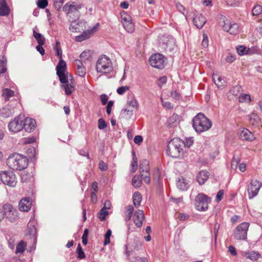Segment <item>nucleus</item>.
<instances>
[{
    "mask_svg": "<svg viewBox=\"0 0 262 262\" xmlns=\"http://www.w3.org/2000/svg\"><path fill=\"white\" fill-rule=\"evenodd\" d=\"M27 152L29 158H34L36 155V149L34 146H31L27 149Z\"/></svg>",
    "mask_w": 262,
    "mask_h": 262,
    "instance_id": "obj_45",
    "label": "nucleus"
},
{
    "mask_svg": "<svg viewBox=\"0 0 262 262\" xmlns=\"http://www.w3.org/2000/svg\"><path fill=\"white\" fill-rule=\"evenodd\" d=\"M32 203L29 198H25L21 199L19 203V209L21 211L27 212L31 207Z\"/></svg>",
    "mask_w": 262,
    "mask_h": 262,
    "instance_id": "obj_19",
    "label": "nucleus"
},
{
    "mask_svg": "<svg viewBox=\"0 0 262 262\" xmlns=\"http://www.w3.org/2000/svg\"><path fill=\"white\" fill-rule=\"evenodd\" d=\"M211 126V121L203 113H199L192 119V126L198 133L208 130Z\"/></svg>",
    "mask_w": 262,
    "mask_h": 262,
    "instance_id": "obj_2",
    "label": "nucleus"
},
{
    "mask_svg": "<svg viewBox=\"0 0 262 262\" xmlns=\"http://www.w3.org/2000/svg\"><path fill=\"white\" fill-rule=\"evenodd\" d=\"M132 169L131 172H134L136 171L138 167V160H136V159H133L131 164Z\"/></svg>",
    "mask_w": 262,
    "mask_h": 262,
    "instance_id": "obj_54",
    "label": "nucleus"
},
{
    "mask_svg": "<svg viewBox=\"0 0 262 262\" xmlns=\"http://www.w3.org/2000/svg\"><path fill=\"white\" fill-rule=\"evenodd\" d=\"M206 22V19L202 14H199L193 18V23L199 29H201Z\"/></svg>",
    "mask_w": 262,
    "mask_h": 262,
    "instance_id": "obj_20",
    "label": "nucleus"
},
{
    "mask_svg": "<svg viewBox=\"0 0 262 262\" xmlns=\"http://www.w3.org/2000/svg\"><path fill=\"white\" fill-rule=\"evenodd\" d=\"M142 201V196L139 192H135L133 194V201L134 206L138 207L140 205Z\"/></svg>",
    "mask_w": 262,
    "mask_h": 262,
    "instance_id": "obj_25",
    "label": "nucleus"
},
{
    "mask_svg": "<svg viewBox=\"0 0 262 262\" xmlns=\"http://www.w3.org/2000/svg\"><path fill=\"white\" fill-rule=\"evenodd\" d=\"M37 6L41 9L45 8L48 5L47 0H37Z\"/></svg>",
    "mask_w": 262,
    "mask_h": 262,
    "instance_id": "obj_48",
    "label": "nucleus"
},
{
    "mask_svg": "<svg viewBox=\"0 0 262 262\" xmlns=\"http://www.w3.org/2000/svg\"><path fill=\"white\" fill-rule=\"evenodd\" d=\"M213 80L214 83L219 89H222L224 86V83L225 80L221 77L217 76V75H213Z\"/></svg>",
    "mask_w": 262,
    "mask_h": 262,
    "instance_id": "obj_26",
    "label": "nucleus"
},
{
    "mask_svg": "<svg viewBox=\"0 0 262 262\" xmlns=\"http://www.w3.org/2000/svg\"><path fill=\"white\" fill-rule=\"evenodd\" d=\"M99 26V23H97L92 28L83 32L81 34L85 39H89L98 30Z\"/></svg>",
    "mask_w": 262,
    "mask_h": 262,
    "instance_id": "obj_22",
    "label": "nucleus"
},
{
    "mask_svg": "<svg viewBox=\"0 0 262 262\" xmlns=\"http://www.w3.org/2000/svg\"><path fill=\"white\" fill-rule=\"evenodd\" d=\"M112 234V231L110 229H108L104 235V244L105 245L109 244L110 243V236Z\"/></svg>",
    "mask_w": 262,
    "mask_h": 262,
    "instance_id": "obj_47",
    "label": "nucleus"
},
{
    "mask_svg": "<svg viewBox=\"0 0 262 262\" xmlns=\"http://www.w3.org/2000/svg\"><path fill=\"white\" fill-rule=\"evenodd\" d=\"M33 36L37 40L38 44L43 45L45 43V38L40 33L36 32L35 29L33 30Z\"/></svg>",
    "mask_w": 262,
    "mask_h": 262,
    "instance_id": "obj_27",
    "label": "nucleus"
},
{
    "mask_svg": "<svg viewBox=\"0 0 262 262\" xmlns=\"http://www.w3.org/2000/svg\"><path fill=\"white\" fill-rule=\"evenodd\" d=\"M240 162V159L238 157L234 156L231 162V167L232 169L236 170L237 168V165Z\"/></svg>",
    "mask_w": 262,
    "mask_h": 262,
    "instance_id": "obj_39",
    "label": "nucleus"
},
{
    "mask_svg": "<svg viewBox=\"0 0 262 262\" xmlns=\"http://www.w3.org/2000/svg\"><path fill=\"white\" fill-rule=\"evenodd\" d=\"M262 186V184L257 181H252L248 187V192L249 193V198L250 199L255 196Z\"/></svg>",
    "mask_w": 262,
    "mask_h": 262,
    "instance_id": "obj_14",
    "label": "nucleus"
},
{
    "mask_svg": "<svg viewBox=\"0 0 262 262\" xmlns=\"http://www.w3.org/2000/svg\"><path fill=\"white\" fill-rule=\"evenodd\" d=\"M53 49L55 52V55L59 57V59H62V50L60 46V42L58 41H56L55 45L54 46Z\"/></svg>",
    "mask_w": 262,
    "mask_h": 262,
    "instance_id": "obj_29",
    "label": "nucleus"
},
{
    "mask_svg": "<svg viewBox=\"0 0 262 262\" xmlns=\"http://www.w3.org/2000/svg\"><path fill=\"white\" fill-rule=\"evenodd\" d=\"M77 73L79 76L84 77L86 74V69L84 66L77 69Z\"/></svg>",
    "mask_w": 262,
    "mask_h": 262,
    "instance_id": "obj_51",
    "label": "nucleus"
},
{
    "mask_svg": "<svg viewBox=\"0 0 262 262\" xmlns=\"http://www.w3.org/2000/svg\"><path fill=\"white\" fill-rule=\"evenodd\" d=\"M139 170L141 177L143 180L144 182L149 184L150 182V173H149V163L147 160H143L139 165Z\"/></svg>",
    "mask_w": 262,
    "mask_h": 262,
    "instance_id": "obj_10",
    "label": "nucleus"
},
{
    "mask_svg": "<svg viewBox=\"0 0 262 262\" xmlns=\"http://www.w3.org/2000/svg\"><path fill=\"white\" fill-rule=\"evenodd\" d=\"M77 252L78 253V258L79 259H83L85 258V254L82 249V247L80 244H78L77 248Z\"/></svg>",
    "mask_w": 262,
    "mask_h": 262,
    "instance_id": "obj_44",
    "label": "nucleus"
},
{
    "mask_svg": "<svg viewBox=\"0 0 262 262\" xmlns=\"http://www.w3.org/2000/svg\"><path fill=\"white\" fill-rule=\"evenodd\" d=\"M108 214V212L104 208H102L99 212V218L101 221H103L105 220V216Z\"/></svg>",
    "mask_w": 262,
    "mask_h": 262,
    "instance_id": "obj_46",
    "label": "nucleus"
},
{
    "mask_svg": "<svg viewBox=\"0 0 262 262\" xmlns=\"http://www.w3.org/2000/svg\"><path fill=\"white\" fill-rule=\"evenodd\" d=\"M114 104V101L110 100L108 102L107 105L106 106V113L108 115H110L111 110H112V107Z\"/></svg>",
    "mask_w": 262,
    "mask_h": 262,
    "instance_id": "obj_63",
    "label": "nucleus"
},
{
    "mask_svg": "<svg viewBox=\"0 0 262 262\" xmlns=\"http://www.w3.org/2000/svg\"><path fill=\"white\" fill-rule=\"evenodd\" d=\"M245 256L252 260H256L260 256V254L258 252L252 251L245 253Z\"/></svg>",
    "mask_w": 262,
    "mask_h": 262,
    "instance_id": "obj_28",
    "label": "nucleus"
},
{
    "mask_svg": "<svg viewBox=\"0 0 262 262\" xmlns=\"http://www.w3.org/2000/svg\"><path fill=\"white\" fill-rule=\"evenodd\" d=\"M7 165L14 170H22L28 166V159L25 156L19 154L10 156L7 160Z\"/></svg>",
    "mask_w": 262,
    "mask_h": 262,
    "instance_id": "obj_1",
    "label": "nucleus"
},
{
    "mask_svg": "<svg viewBox=\"0 0 262 262\" xmlns=\"http://www.w3.org/2000/svg\"><path fill=\"white\" fill-rule=\"evenodd\" d=\"M66 67V62L62 59H59V62L56 67V74L65 72Z\"/></svg>",
    "mask_w": 262,
    "mask_h": 262,
    "instance_id": "obj_24",
    "label": "nucleus"
},
{
    "mask_svg": "<svg viewBox=\"0 0 262 262\" xmlns=\"http://www.w3.org/2000/svg\"><path fill=\"white\" fill-rule=\"evenodd\" d=\"M202 45L204 48H207L208 46V38L205 34L203 35V39L202 41Z\"/></svg>",
    "mask_w": 262,
    "mask_h": 262,
    "instance_id": "obj_58",
    "label": "nucleus"
},
{
    "mask_svg": "<svg viewBox=\"0 0 262 262\" xmlns=\"http://www.w3.org/2000/svg\"><path fill=\"white\" fill-rule=\"evenodd\" d=\"M239 137L243 140L248 141H252L255 139L253 134L247 128H244L239 132Z\"/></svg>",
    "mask_w": 262,
    "mask_h": 262,
    "instance_id": "obj_18",
    "label": "nucleus"
},
{
    "mask_svg": "<svg viewBox=\"0 0 262 262\" xmlns=\"http://www.w3.org/2000/svg\"><path fill=\"white\" fill-rule=\"evenodd\" d=\"M23 118L20 116H17L8 124V128L10 132L17 133L23 128Z\"/></svg>",
    "mask_w": 262,
    "mask_h": 262,
    "instance_id": "obj_13",
    "label": "nucleus"
},
{
    "mask_svg": "<svg viewBox=\"0 0 262 262\" xmlns=\"http://www.w3.org/2000/svg\"><path fill=\"white\" fill-rule=\"evenodd\" d=\"M96 68L98 72L103 73H110L113 69L112 62L106 55H101L97 61Z\"/></svg>",
    "mask_w": 262,
    "mask_h": 262,
    "instance_id": "obj_5",
    "label": "nucleus"
},
{
    "mask_svg": "<svg viewBox=\"0 0 262 262\" xmlns=\"http://www.w3.org/2000/svg\"><path fill=\"white\" fill-rule=\"evenodd\" d=\"M209 172L206 170L200 171L197 176L196 179L200 185H203L208 180L209 178Z\"/></svg>",
    "mask_w": 262,
    "mask_h": 262,
    "instance_id": "obj_21",
    "label": "nucleus"
},
{
    "mask_svg": "<svg viewBox=\"0 0 262 262\" xmlns=\"http://www.w3.org/2000/svg\"><path fill=\"white\" fill-rule=\"evenodd\" d=\"M184 146H187L188 147H189L190 146H191L193 143V140L192 139V138H187V139H186L185 141L184 142Z\"/></svg>",
    "mask_w": 262,
    "mask_h": 262,
    "instance_id": "obj_56",
    "label": "nucleus"
},
{
    "mask_svg": "<svg viewBox=\"0 0 262 262\" xmlns=\"http://www.w3.org/2000/svg\"><path fill=\"white\" fill-rule=\"evenodd\" d=\"M224 24L223 29L224 31L232 35L237 34L238 32V25L236 23H228L227 20H224Z\"/></svg>",
    "mask_w": 262,
    "mask_h": 262,
    "instance_id": "obj_15",
    "label": "nucleus"
},
{
    "mask_svg": "<svg viewBox=\"0 0 262 262\" xmlns=\"http://www.w3.org/2000/svg\"><path fill=\"white\" fill-rule=\"evenodd\" d=\"M124 28L129 33H132L134 30V25L130 21L127 23H123Z\"/></svg>",
    "mask_w": 262,
    "mask_h": 262,
    "instance_id": "obj_32",
    "label": "nucleus"
},
{
    "mask_svg": "<svg viewBox=\"0 0 262 262\" xmlns=\"http://www.w3.org/2000/svg\"><path fill=\"white\" fill-rule=\"evenodd\" d=\"M149 62L152 67L159 69L164 68L165 64L164 57L161 54L151 55L149 59Z\"/></svg>",
    "mask_w": 262,
    "mask_h": 262,
    "instance_id": "obj_12",
    "label": "nucleus"
},
{
    "mask_svg": "<svg viewBox=\"0 0 262 262\" xmlns=\"http://www.w3.org/2000/svg\"><path fill=\"white\" fill-rule=\"evenodd\" d=\"M238 101L240 103H244L247 102L250 103L251 101L250 96L249 94H242L238 97Z\"/></svg>",
    "mask_w": 262,
    "mask_h": 262,
    "instance_id": "obj_34",
    "label": "nucleus"
},
{
    "mask_svg": "<svg viewBox=\"0 0 262 262\" xmlns=\"http://www.w3.org/2000/svg\"><path fill=\"white\" fill-rule=\"evenodd\" d=\"M100 99L101 100L102 104L105 105L107 102L108 97L106 94H102L100 96Z\"/></svg>",
    "mask_w": 262,
    "mask_h": 262,
    "instance_id": "obj_60",
    "label": "nucleus"
},
{
    "mask_svg": "<svg viewBox=\"0 0 262 262\" xmlns=\"http://www.w3.org/2000/svg\"><path fill=\"white\" fill-rule=\"evenodd\" d=\"M162 105L167 108L170 109L172 108L173 106L169 101H164L163 99L161 98Z\"/></svg>",
    "mask_w": 262,
    "mask_h": 262,
    "instance_id": "obj_61",
    "label": "nucleus"
},
{
    "mask_svg": "<svg viewBox=\"0 0 262 262\" xmlns=\"http://www.w3.org/2000/svg\"><path fill=\"white\" fill-rule=\"evenodd\" d=\"M166 81H167L166 77L163 76V77H160L159 79L158 82L157 84L160 87H162V86L166 82Z\"/></svg>",
    "mask_w": 262,
    "mask_h": 262,
    "instance_id": "obj_59",
    "label": "nucleus"
},
{
    "mask_svg": "<svg viewBox=\"0 0 262 262\" xmlns=\"http://www.w3.org/2000/svg\"><path fill=\"white\" fill-rule=\"evenodd\" d=\"M129 90L128 86H122L118 88L117 90V92L119 95H123L126 91Z\"/></svg>",
    "mask_w": 262,
    "mask_h": 262,
    "instance_id": "obj_50",
    "label": "nucleus"
},
{
    "mask_svg": "<svg viewBox=\"0 0 262 262\" xmlns=\"http://www.w3.org/2000/svg\"><path fill=\"white\" fill-rule=\"evenodd\" d=\"M54 5L58 10H60L61 6L63 4L64 0H53Z\"/></svg>",
    "mask_w": 262,
    "mask_h": 262,
    "instance_id": "obj_53",
    "label": "nucleus"
},
{
    "mask_svg": "<svg viewBox=\"0 0 262 262\" xmlns=\"http://www.w3.org/2000/svg\"><path fill=\"white\" fill-rule=\"evenodd\" d=\"M91 55L90 51H84L82 52L80 55V58L81 60L85 61L86 60L91 58Z\"/></svg>",
    "mask_w": 262,
    "mask_h": 262,
    "instance_id": "obj_42",
    "label": "nucleus"
},
{
    "mask_svg": "<svg viewBox=\"0 0 262 262\" xmlns=\"http://www.w3.org/2000/svg\"><path fill=\"white\" fill-rule=\"evenodd\" d=\"M223 195H224L223 190H219V191L217 193V194H216V201L217 202H220L222 200Z\"/></svg>",
    "mask_w": 262,
    "mask_h": 262,
    "instance_id": "obj_57",
    "label": "nucleus"
},
{
    "mask_svg": "<svg viewBox=\"0 0 262 262\" xmlns=\"http://www.w3.org/2000/svg\"><path fill=\"white\" fill-rule=\"evenodd\" d=\"M36 124L34 119L26 118L23 119V128L28 133H31L35 129Z\"/></svg>",
    "mask_w": 262,
    "mask_h": 262,
    "instance_id": "obj_16",
    "label": "nucleus"
},
{
    "mask_svg": "<svg viewBox=\"0 0 262 262\" xmlns=\"http://www.w3.org/2000/svg\"><path fill=\"white\" fill-rule=\"evenodd\" d=\"M210 201V198L208 196L200 193L194 200L195 207L199 211H205L208 209V203Z\"/></svg>",
    "mask_w": 262,
    "mask_h": 262,
    "instance_id": "obj_7",
    "label": "nucleus"
},
{
    "mask_svg": "<svg viewBox=\"0 0 262 262\" xmlns=\"http://www.w3.org/2000/svg\"><path fill=\"white\" fill-rule=\"evenodd\" d=\"M26 246V243L24 241L20 242L16 246V253H23L25 251Z\"/></svg>",
    "mask_w": 262,
    "mask_h": 262,
    "instance_id": "obj_31",
    "label": "nucleus"
},
{
    "mask_svg": "<svg viewBox=\"0 0 262 262\" xmlns=\"http://www.w3.org/2000/svg\"><path fill=\"white\" fill-rule=\"evenodd\" d=\"M236 51L239 55H244L248 53L249 49H247L246 47L243 46H238L236 47Z\"/></svg>",
    "mask_w": 262,
    "mask_h": 262,
    "instance_id": "obj_37",
    "label": "nucleus"
},
{
    "mask_svg": "<svg viewBox=\"0 0 262 262\" xmlns=\"http://www.w3.org/2000/svg\"><path fill=\"white\" fill-rule=\"evenodd\" d=\"M249 224L244 222L239 224L234 231V237L237 240H245L247 238V231Z\"/></svg>",
    "mask_w": 262,
    "mask_h": 262,
    "instance_id": "obj_9",
    "label": "nucleus"
},
{
    "mask_svg": "<svg viewBox=\"0 0 262 262\" xmlns=\"http://www.w3.org/2000/svg\"><path fill=\"white\" fill-rule=\"evenodd\" d=\"M71 21V24L70 26L69 29L72 32H77L78 30V24L76 23V19H71L69 20Z\"/></svg>",
    "mask_w": 262,
    "mask_h": 262,
    "instance_id": "obj_38",
    "label": "nucleus"
},
{
    "mask_svg": "<svg viewBox=\"0 0 262 262\" xmlns=\"http://www.w3.org/2000/svg\"><path fill=\"white\" fill-rule=\"evenodd\" d=\"M142 180L138 175H135L132 179V185L135 188H139L141 186Z\"/></svg>",
    "mask_w": 262,
    "mask_h": 262,
    "instance_id": "obj_30",
    "label": "nucleus"
},
{
    "mask_svg": "<svg viewBox=\"0 0 262 262\" xmlns=\"http://www.w3.org/2000/svg\"><path fill=\"white\" fill-rule=\"evenodd\" d=\"M242 90V87L239 85H235L233 86L230 90V92L234 96H238L240 94Z\"/></svg>",
    "mask_w": 262,
    "mask_h": 262,
    "instance_id": "obj_43",
    "label": "nucleus"
},
{
    "mask_svg": "<svg viewBox=\"0 0 262 262\" xmlns=\"http://www.w3.org/2000/svg\"><path fill=\"white\" fill-rule=\"evenodd\" d=\"M4 215L11 222H14L18 219V211L13 207L9 204H6L3 206Z\"/></svg>",
    "mask_w": 262,
    "mask_h": 262,
    "instance_id": "obj_11",
    "label": "nucleus"
},
{
    "mask_svg": "<svg viewBox=\"0 0 262 262\" xmlns=\"http://www.w3.org/2000/svg\"><path fill=\"white\" fill-rule=\"evenodd\" d=\"M252 15L257 16L262 13V7L260 5H257L254 7L252 9Z\"/></svg>",
    "mask_w": 262,
    "mask_h": 262,
    "instance_id": "obj_41",
    "label": "nucleus"
},
{
    "mask_svg": "<svg viewBox=\"0 0 262 262\" xmlns=\"http://www.w3.org/2000/svg\"><path fill=\"white\" fill-rule=\"evenodd\" d=\"M99 167L101 171H105L108 168L107 164L103 161H100L99 163Z\"/></svg>",
    "mask_w": 262,
    "mask_h": 262,
    "instance_id": "obj_55",
    "label": "nucleus"
},
{
    "mask_svg": "<svg viewBox=\"0 0 262 262\" xmlns=\"http://www.w3.org/2000/svg\"><path fill=\"white\" fill-rule=\"evenodd\" d=\"M177 185L178 188L182 190H187L188 187L187 184L184 182L183 179L182 180H179L177 183Z\"/></svg>",
    "mask_w": 262,
    "mask_h": 262,
    "instance_id": "obj_40",
    "label": "nucleus"
},
{
    "mask_svg": "<svg viewBox=\"0 0 262 262\" xmlns=\"http://www.w3.org/2000/svg\"><path fill=\"white\" fill-rule=\"evenodd\" d=\"M98 128L100 129H103L107 126V124L102 118H100L98 121Z\"/></svg>",
    "mask_w": 262,
    "mask_h": 262,
    "instance_id": "obj_52",
    "label": "nucleus"
},
{
    "mask_svg": "<svg viewBox=\"0 0 262 262\" xmlns=\"http://www.w3.org/2000/svg\"><path fill=\"white\" fill-rule=\"evenodd\" d=\"M14 92L9 89L3 90V95L5 97V100H8L10 97L14 95Z\"/></svg>",
    "mask_w": 262,
    "mask_h": 262,
    "instance_id": "obj_33",
    "label": "nucleus"
},
{
    "mask_svg": "<svg viewBox=\"0 0 262 262\" xmlns=\"http://www.w3.org/2000/svg\"><path fill=\"white\" fill-rule=\"evenodd\" d=\"M10 13V9L5 0H0V16H7Z\"/></svg>",
    "mask_w": 262,
    "mask_h": 262,
    "instance_id": "obj_23",
    "label": "nucleus"
},
{
    "mask_svg": "<svg viewBox=\"0 0 262 262\" xmlns=\"http://www.w3.org/2000/svg\"><path fill=\"white\" fill-rule=\"evenodd\" d=\"M59 77V81L63 84L61 88L64 89L67 95H70L75 91L74 80L71 75L69 76L66 74L65 72L56 74Z\"/></svg>",
    "mask_w": 262,
    "mask_h": 262,
    "instance_id": "obj_4",
    "label": "nucleus"
},
{
    "mask_svg": "<svg viewBox=\"0 0 262 262\" xmlns=\"http://www.w3.org/2000/svg\"><path fill=\"white\" fill-rule=\"evenodd\" d=\"M127 104L128 105L129 107H131L133 108L138 109V103L137 100L133 97H131L130 100L128 98Z\"/></svg>",
    "mask_w": 262,
    "mask_h": 262,
    "instance_id": "obj_36",
    "label": "nucleus"
},
{
    "mask_svg": "<svg viewBox=\"0 0 262 262\" xmlns=\"http://www.w3.org/2000/svg\"><path fill=\"white\" fill-rule=\"evenodd\" d=\"M183 141L179 138L171 140L167 145V152L168 155L173 158L180 157L183 154Z\"/></svg>",
    "mask_w": 262,
    "mask_h": 262,
    "instance_id": "obj_3",
    "label": "nucleus"
},
{
    "mask_svg": "<svg viewBox=\"0 0 262 262\" xmlns=\"http://www.w3.org/2000/svg\"><path fill=\"white\" fill-rule=\"evenodd\" d=\"M144 211L142 210H138L134 213L133 220L135 224L138 227H141L144 220Z\"/></svg>",
    "mask_w": 262,
    "mask_h": 262,
    "instance_id": "obj_17",
    "label": "nucleus"
},
{
    "mask_svg": "<svg viewBox=\"0 0 262 262\" xmlns=\"http://www.w3.org/2000/svg\"><path fill=\"white\" fill-rule=\"evenodd\" d=\"M81 5L77 2H73L72 3H67L63 7V10L67 12V15L71 19H77L80 16L79 10L81 9Z\"/></svg>",
    "mask_w": 262,
    "mask_h": 262,
    "instance_id": "obj_6",
    "label": "nucleus"
},
{
    "mask_svg": "<svg viewBox=\"0 0 262 262\" xmlns=\"http://www.w3.org/2000/svg\"><path fill=\"white\" fill-rule=\"evenodd\" d=\"M121 114L126 118H130L133 114V110L129 107L123 108L122 110Z\"/></svg>",
    "mask_w": 262,
    "mask_h": 262,
    "instance_id": "obj_35",
    "label": "nucleus"
},
{
    "mask_svg": "<svg viewBox=\"0 0 262 262\" xmlns=\"http://www.w3.org/2000/svg\"><path fill=\"white\" fill-rule=\"evenodd\" d=\"M0 179L4 184L11 187L15 186L17 183L16 176L11 171H4L1 172Z\"/></svg>",
    "mask_w": 262,
    "mask_h": 262,
    "instance_id": "obj_8",
    "label": "nucleus"
},
{
    "mask_svg": "<svg viewBox=\"0 0 262 262\" xmlns=\"http://www.w3.org/2000/svg\"><path fill=\"white\" fill-rule=\"evenodd\" d=\"M35 138L34 137H28L24 139V143L26 144L34 143L35 141Z\"/></svg>",
    "mask_w": 262,
    "mask_h": 262,
    "instance_id": "obj_62",
    "label": "nucleus"
},
{
    "mask_svg": "<svg viewBox=\"0 0 262 262\" xmlns=\"http://www.w3.org/2000/svg\"><path fill=\"white\" fill-rule=\"evenodd\" d=\"M134 141L136 144L140 145L143 141V138L140 135L136 136L134 138Z\"/></svg>",
    "mask_w": 262,
    "mask_h": 262,
    "instance_id": "obj_64",
    "label": "nucleus"
},
{
    "mask_svg": "<svg viewBox=\"0 0 262 262\" xmlns=\"http://www.w3.org/2000/svg\"><path fill=\"white\" fill-rule=\"evenodd\" d=\"M121 19L122 23L129 22L132 20L131 17L125 12L121 14Z\"/></svg>",
    "mask_w": 262,
    "mask_h": 262,
    "instance_id": "obj_49",
    "label": "nucleus"
}]
</instances>
